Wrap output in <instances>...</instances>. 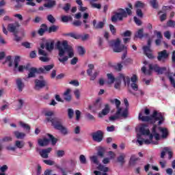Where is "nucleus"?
<instances>
[{
	"mask_svg": "<svg viewBox=\"0 0 175 175\" xmlns=\"http://www.w3.org/2000/svg\"><path fill=\"white\" fill-rule=\"evenodd\" d=\"M47 84V82L44 80H39L36 79L35 80V87L34 89L36 90V91H39V90H42V88H44V87H46Z\"/></svg>",
	"mask_w": 175,
	"mask_h": 175,
	"instance_id": "4468645a",
	"label": "nucleus"
},
{
	"mask_svg": "<svg viewBox=\"0 0 175 175\" xmlns=\"http://www.w3.org/2000/svg\"><path fill=\"white\" fill-rule=\"evenodd\" d=\"M105 154H106V148L99 146L98 148L97 155L100 157V158H103L105 157Z\"/></svg>",
	"mask_w": 175,
	"mask_h": 175,
	"instance_id": "c756f323",
	"label": "nucleus"
},
{
	"mask_svg": "<svg viewBox=\"0 0 175 175\" xmlns=\"http://www.w3.org/2000/svg\"><path fill=\"white\" fill-rule=\"evenodd\" d=\"M102 106V103H100V98H98L94 103V107L95 109H99L100 107Z\"/></svg>",
	"mask_w": 175,
	"mask_h": 175,
	"instance_id": "79ce46f5",
	"label": "nucleus"
},
{
	"mask_svg": "<svg viewBox=\"0 0 175 175\" xmlns=\"http://www.w3.org/2000/svg\"><path fill=\"white\" fill-rule=\"evenodd\" d=\"M151 46V40H148V46H144V51L146 55H147L148 58H150V59H152L154 58V55H152V51H151V49H150Z\"/></svg>",
	"mask_w": 175,
	"mask_h": 175,
	"instance_id": "ddd939ff",
	"label": "nucleus"
},
{
	"mask_svg": "<svg viewBox=\"0 0 175 175\" xmlns=\"http://www.w3.org/2000/svg\"><path fill=\"white\" fill-rule=\"evenodd\" d=\"M91 162L95 163V165H99V160H98L97 156H92L90 157Z\"/></svg>",
	"mask_w": 175,
	"mask_h": 175,
	"instance_id": "4c0bfd02",
	"label": "nucleus"
},
{
	"mask_svg": "<svg viewBox=\"0 0 175 175\" xmlns=\"http://www.w3.org/2000/svg\"><path fill=\"white\" fill-rule=\"evenodd\" d=\"M72 20V16H62V21L63 23H68V21H70Z\"/></svg>",
	"mask_w": 175,
	"mask_h": 175,
	"instance_id": "49530a36",
	"label": "nucleus"
},
{
	"mask_svg": "<svg viewBox=\"0 0 175 175\" xmlns=\"http://www.w3.org/2000/svg\"><path fill=\"white\" fill-rule=\"evenodd\" d=\"M150 116V109L146 108L139 112L138 118L140 121L144 122H150V124H155L156 121H159V125H161L165 120L162 113H157V111H154L150 116Z\"/></svg>",
	"mask_w": 175,
	"mask_h": 175,
	"instance_id": "7ed1b4c3",
	"label": "nucleus"
},
{
	"mask_svg": "<svg viewBox=\"0 0 175 175\" xmlns=\"http://www.w3.org/2000/svg\"><path fill=\"white\" fill-rule=\"evenodd\" d=\"M143 32H144L143 29H139L137 33L135 34V38H139V39H142V38H143L144 36Z\"/></svg>",
	"mask_w": 175,
	"mask_h": 175,
	"instance_id": "c03bdc74",
	"label": "nucleus"
},
{
	"mask_svg": "<svg viewBox=\"0 0 175 175\" xmlns=\"http://www.w3.org/2000/svg\"><path fill=\"white\" fill-rule=\"evenodd\" d=\"M97 169L98 170H100V172H103L104 173H107V172H109V167H105L102 164H99Z\"/></svg>",
	"mask_w": 175,
	"mask_h": 175,
	"instance_id": "f704fd0d",
	"label": "nucleus"
},
{
	"mask_svg": "<svg viewBox=\"0 0 175 175\" xmlns=\"http://www.w3.org/2000/svg\"><path fill=\"white\" fill-rule=\"evenodd\" d=\"M88 68H89L87 70V74L90 77V80L94 81V80H95V79H96L98 77V75H99V71H95L92 75V70H94L95 66H94V64H89Z\"/></svg>",
	"mask_w": 175,
	"mask_h": 175,
	"instance_id": "9b49d317",
	"label": "nucleus"
},
{
	"mask_svg": "<svg viewBox=\"0 0 175 175\" xmlns=\"http://www.w3.org/2000/svg\"><path fill=\"white\" fill-rule=\"evenodd\" d=\"M108 113H110V105H109V104H106L102 111L98 113V117L102 118V117L107 116Z\"/></svg>",
	"mask_w": 175,
	"mask_h": 175,
	"instance_id": "aec40b11",
	"label": "nucleus"
},
{
	"mask_svg": "<svg viewBox=\"0 0 175 175\" xmlns=\"http://www.w3.org/2000/svg\"><path fill=\"white\" fill-rule=\"evenodd\" d=\"M131 16L132 14V10L129 8H126V11L124 9L118 10V12H116L112 17L111 21L112 23H117V21H122L123 17H126L127 16Z\"/></svg>",
	"mask_w": 175,
	"mask_h": 175,
	"instance_id": "423d86ee",
	"label": "nucleus"
},
{
	"mask_svg": "<svg viewBox=\"0 0 175 175\" xmlns=\"http://www.w3.org/2000/svg\"><path fill=\"white\" fill-rule=\"evenodd\" d=\"M47 31V26L44 24L42 25V27L38 30L40 36H43L44 33Z\"/></svg>",
	"mask_w": 175,
	"mask_h": 175,
	"instance_id": "c9c22d12",
	"label": "nucleus"
},
{
	"mask_svg": "<svg viewBox=\"0 0 175 175\" xmlns=\"http://www.w3.org/2000/svg\"><path fill=\"white\" fill-rule=\"evenodd\" d=\"M118 79L119 81L116 82L114 85L116 90H120L121 88V80H123L124 84L129 87V84L131 83V78H129V77H126L124 74H119Z\"/></svg>",
	"mask_w": 175,
	"mask_h": 175,
	"instance_id": "1a4fd4ad",
	"label": "nucleus"
},
{
	"mask_svg": "<svg viewBox=\"0 0 175 175\" xmlns=\"http://www.w3.org/2000/svg\"><path fill=\"white\" fill-rule=\"evenodd\" d=\"M110 103H111L112 105H115L116 107V110H118V109H120L121 107V101L117 98H114V99H110L109 100Z\"/></svg>",
	"mask_w": 175,
	"mask_h": 175,
	"instance_id": "c85d7f7f",
	"label": "nucleus"
},
{
	"mask_svg": "<svg viewBox=\"0 0 175 175\" xmlns=\"http://www.w3.org/2000/svg\"><path fill=\"white\" fill-rule=\"evenodd\" d=\"M19 124L22 128H23V129H25V131H28V133H29V131H31V126H29V124H26L24 122H20Z\"/></svg>",
	"mask_w": 175,
	"mask_h": 175,
	"instance_id": "72a5a7b5",
	"label": "nucleus"
},
{
	"mask_svg": "<svg viewBox=\"0 0 175 175\" xmlns=\"http://www.w3.org/2000/svg\"><path fill=\"white\" fill-rule=\"evenodd\" d=\"M44 163H46V165H49V166H53V165H55V162L52 160H44Z\"/></svg>",
	"mask_w": 175,
	"mask_h": 175,
	"instance_id": "6e6d98bb",
	"label": "nucleus"
},
{
	"mask_svg": "<svg viewBox=\"0 0 175 175\" xmlns=\"http://www.w3.org/2000/svg\"><path fill=\"white\" fill-rule=\"evenodd\" d=\"M38 54L40 55H41L42 57L49 55V54L46 53V52L44 51V50L40 49H38Z\"/></svg>",
	"mask_w": 175,
	"mask_h": 175,
	"instance_id": "bf43d9fd",
	"label": "nucleus"
},
{
	"mask_svg": "<svg viewBox=\"0 0 175 175\" xmlns=\"http://www.w3.org/2000/svg\"><path fill=\"white\" fill-rule=\"evenodd\" d=\"M45 47L47 51H53L54 50V40H51L46 42Z\"/></svg>",
	"mask_w": 175,
	"mask_h": 175,
	"instance_id": "b1692460",
	"label": "nucleus"
},
{
	"mask_svg": "<svg viewBox=\"0 0 175 175\" xmlns=\"http://www.w3.org/2000/svg\"><path fill=\"white\" fill-rule=\"evenodd\" d=\"M47 136L49 137V139L46 138L38 139V144L40 147H44L47 146L50 141L51 142L53 146H55V144H57V142H58L57 138L54 137V136H53L51 134H47Z\"/></svg>",
	"mask_w": 175,
	"mask_h": 175,
	"instance_id": "6e6552de",
	"label": "nucleus"
},
{
	"mask_svg": "<svg viewBox=\"0 0 175 175\" xmlns=\"http://www.w3.org/2000/svg\"><path fill=\"white\" fill-rule=\"evenodd\" d=\"M53 68H54V64L44 66L38 69V73L46 74L47 72H50Z\"/></svg>",
	"mask_w": 175,
	"mask_h": 175,
	"instance_id": "f3484780",
	"label": "nucleus"
},
{
	"mask_svg": "<svg viewBox=\"0 0 175 175\" xmlns=\"http://www.w3.org/2000/svg\"><path fill=\"white\" fill-rule=\"evenodd\" d=\"M107 77L108 79L107 84H113L116 81V77L113 75V73H108L107 75Z\"/></svg>",
	"mask_w": 175,
	"mask_h": 175,
	"instance_id": "7c9ffc66",
	"label": "nucleus"
},
{
	"mask_svg": "<svg viewBox=\"0 0 175 175\" xmlns=\"http://www.w3.org/2000/svg\"><path fill=\"white\" fill-rule=\"evenodd\" d=\"M51 148H48L46 149H44L40 152V155L42 157V158H44L46 159L49 158V153L51 152Z\"/></svg>",
	"mask_w": 175,
	"mask_h": 175,
	"instance_id": "5701e85b",
	"label": "nucleus"
},
{
	"mask_svg": "<svg viewBox=\"0 0 175 175\" xmlns=\"http://www.w3.org/2000/svg\"><path fill=\"white\" fill-rule=\"evenodd\" d=\"M23 106H24V100L19 98L18 100V107H17L16 110H20V109H23Z\"/></svg>",
	"mask_w": 175,
	"mask_h": 175,
	"instance_id": "a19ab883",
	"label": "nucleus"
},
{
	"mask_svg": "<svg viewBox=\"0 0 175 175\" xmlns=\"http://www.w3.org/2000/svg\"><path fill=\"white\" fill-rule=\"evenodd\" d=\"M18 27H20V24L18 23V22H16L15 23H10L8 25V30L9 31V32L14 33V32L17 31Z\"/></svg>",
	"mask_w": 175,
	"mask_h": 175,
	"instance_id": "dca6fc26",
	"label": "nucleus"
},
{
	"mask_svg": "<svg viewBox=\"0 0 175 175\" xmlns=\"http://www.w3.org/2000/svg\"><path fill=\"white\" fill-rule=\"evenodd\" d=\"M56 155L57 158H62L64 155H65V151L64 150H57L56 151Z\"/></svg>",
	"mask_w": 175,
	"mask_h": 175,
	"instance_id": "3c124183",
	"label": "nucleus"
},
{
	"mask_svg": "<svg viewBox=\"0 0 175 175\" xmlns=\"http://www.w3.org/2000/svg\"><path fill=\"white\" fill-rule=\"evenodd\" d=\"M92 137L94 142H96L97 143H100L102 140H103V131L99 130L96 132H94L92 134Z\"/></svg>",
	"mask_w": 175,
	"mask_h": 175,
	"instance_id": "f8f14e48",
	"label": "nucleus"
},
{
	"mask_svg": "<svg viewBox=\"0 0 175 175\" xmlns=\"http://www.w3.org/2000/svg\"><path fill=\"white\" fill-rule=\"evenodd\" d=\"M58 30V26L56 25H52L51 27H49V32L51 33V32H56V31Z\"/></svg>",
	"mask_w": 175,
	"mask_h": 175,
	"instance_id": "864d4df0",
	"label": "nucleus"
},
{
	"mask_svg": "<svg viewBox=\"0 0 175 175\" xmlns=\"http://www.w3.org/2000/svg\"><path fill=\"white\" fill-rule=\"evenodd\" d=\"M167 27H175V22L174 21H170L167 23Z\"/></svg>",
	"mask_w": 175,
	"mask_h": 175,
	"instance_id": "774afa93",
	"label": "nucleus"
},
{
	"mask_svg": "<svg viewBox=\"0 0 175 175\" xmlns=\"http://www.w3.org/2000/svg\"><path fill=\"white\" fill-rule=\"evenodd\" d=\"M137 161H139V158L136 157L135 155H133L130 159V163H135Z\"/></svg>",
	"mask_w": 175,
	"mask_h": 175,
	"instance_id": "13d9d810",
	"label": "nucleus"
},
{
	"mask_svg": "<svg viewBox=\"0 0 175 175\" xmlns=\"http://www.w3.org/2000/svg\"><path fill=\"white\" fill-rule=\"evenodd\" d=\"M116 111H119V118H128V109H122V107L117 109Z\"/></svg>",
	"mask_w": 175,
	"mask_h": 175,
	"instance_id": "a211bd4d",
	"label": "nucleus"
},
{
	"mask_svg": "<svg viewBox=\"0 0 175 175\" xmlns=\"http://www.w3.org/2000/svg\"><path fill=\"white\" fill-rule=\"evenodd\" d=\"M137 132V143L139 146L144 144H158V140H161V137L166 139L167 137L168 131L167 129L159 127L154 125L152 130V133L150 132L148 126L146 124H139L136 128ZM159 132L162 133L159 135Z\"/></svg>",
	"mask_w": 175,
	"mask_h": 175,
	"instance_id": "f257e3e1",
	"label": "nucleus"
},
{
	"mask_svg": "<svg viewBox=\"0 0 175 175\" xmlns=\"http://www.w3.org/2000/svg\"><path fill=\"white\" fill-rule=\"evenodd\" d=\"M105 27V22H97L96 20L93 21V28L94 29H102Z\"/></svg>",
	"mask_w": 175,
	"mask_h": 175,
	"instance_id": "4be33fe9",
	"label": "nucleus"
},
{
	"mask_svg": "<svg viewBox=\"0 0 175 175\" xmlns=\"http://www.w3.org/2000/svg\"><path fill=\"white\" fill-rule=\"evenodd\" d=\"M69 84H71L72 85H75V87H79V83L78 81H77V80H72V81H70Z\"/></svg>",
	"mask_w": 175,
	"mask_h": 175,
	"instance_id": "680f3d73",
	"label": "nucleus"
},
{
	"mask_svg": "<svg viewBox=\"0 0 175 175\" xmlns=\"http://www.w3.org/2000/svg\"><path fill=\"white\" fill-rule=\"evenodd\" d=\"M77 51L79 55H84L85 54V49L83 46H78Z\"/></svg>",
	"mask_w": 175,
	"mask_h": 175,
	"instance_id": "58836bf2",
	"label": "nucleus"
},
{
	"mask_svg": "<svg viewBox=\"0 0 175 175\" xmlns=\"http://www.w3.org/2000/svg\"><path fill=\"white\" fill-rule=\"evenodd\" d=\"M74 94L75 95L76 99H80V95H81L80 90L79 89L75 90L74 91Z\"/></svg>",
	"mask_w": 175,
	"mask_h": 175,
	"instance_id": "4d7b16f0",
	"label": "nucleus"
},
{
	"mask_svg": "<svg viewBox=\"0 0 175 175\" xmlns=\"http://www.w3.org/2000/svg\"><path fill=\"white\" fill-rule=\"evenodd\" d=\"M75 115L77 121H79V120H80V116H81V112L79 110H76Z\"/></svg>",
	"mask_w": 175,
	"mask_h": 175,
	"instance_id": "052dcab7",
	"label": "nucleus"
},
{
	"mask_svg": "<svg viewBox=\"0 0 175 175\" xmlns=\"http://www.w3.org/2000/svg\"><path fill=\"white\" fill-rule=\"evenodd\" d=\"M53 114L54 111H48L45 113V116L47 117L46 120L48 122H51L55 129L59 131L62 135H68L69 133L68 128L65 127V126L62 124V119H59L58 118H51Z\"/></svg>",
	"mask_w": 175,
	"mask_h": 175,
	"instance_id": "20e7f679",
	"label": "nucleus"
},
{
	"mask_svg": "<svg viewBox=\"0 0 175 175\" xmlns=\"http://www.w3.org/2000/svg\"><path fill=\"white\" fill-rule=\"evenodd\" d=\"M125 158H126V154L120 153L119 156L117 157V162L120 165H124L125 164V162H126V160H125Z\"/></svg>",
	"mask_w": 175,
	"mask_h": 175,
	"instance_id": "412c9836",
	"label": "nucleus"
},
{
	"mask_svg": "<svg viewBox=\"0 0 175 175\" xmlns=\"http://www.w3.org/2000/svg\"><path fill=\"white\" fill-rule=\"evenodd\" d=\"M150 3L154 9H158V2H157V0H150Z\"/></svg>",
	"mask_w": 175,
	"mask_h": 175,
	"instance_id": "09e8293b",
	"label": "nucleus"
},
{
	"mask_svg": "<svg viewBox=\"0 0 175 175\" xmlns=\"http://www.w3.org/2000/svg\"><path fill=\"white\" fill-rule=\"evenodd\" d=\"M51 173H53V170H46L44 174V175H51ZM52 175H57V174H53Z\"/></svg>",
	"mask_w": 175,
	"mask_h": 175,
	"instance_id": "338daca9",
	"label": "nucleus"
},
{
	"mask_svg": "<svg viewBox=\"0 0 175 175\" xmlns=\"http://www.w3.org/2000/svg\"><path fill=\"white\" fill-rule=\"evenodd\" d=\"M118 114H120V111H116V113L114 116H110L109 120L110 121H116V120H118V118H120L118 116Z\"/></svg>",
	"mask_w": 175,
	"mask_h": 175,
	"instance_id": "37998d69",
	"label": "nucleus"
},
{
	"mask_svg": "<svg viewBox=\"0 0 175 175\" xmlns=\"http://www.w3.org/2000/svg\"><path fill=\"white\" fill-rule=\"evenodd\" d=\"M13 140V138L12 137H4L2 139L1 142H12Z\"/></svg>",
	"mask_w": 175,
	"mask_h": 175,
	"instance_id": "e2e57ef3",
	"label": "nucleus"
},
{
	"mask_svg": "<svg viewBox=\"0 0 175 175\" xmlns=\"http://www.w3.org/2000/svg\"><path fill=\"white\" fill-rule=\"evenodd\" d=\"M36 73H39V70L36 68H30L28 78L30 79L31 77H35V75H36Z\"/></svg>",
	"mask_w": 175,
	"mask_h": 175,
	"instance_id": "2f4dec72",
	"label": "nucleus"
},
{
	"mask_svg": "<svg viewBox=\"0 0 175 175\" xmlns=\"http://www.w3.org/2000/svg\"><path fill=\"white\" fill-rule=\"evenodd\" d=\"M20 59L21 57L20 56H16L15 59L14 60V72H24L25 69H28L27 66H18V64H20Z\"/></svg>",
	"mask_w": 175,
	"mask_h": 175,
	"instance_id": "9d476101",
	"label": "nucleus"
},
{
	"mask_svg": "<svg viewBox=\"0 0 175 175\" xmlns=\"http://www.w3.org/2000/svg\"><path fill=\"white\" fill-rule=\"evenodd\" d=\"M13 134L16 139H19L21 140H23V139H24L26 136L25 133L20 132L18 131H14Z\"/></svg>",
	"mask_w": 175,
	"mask_h": 175,
	"instance_id": "cd10ccee",
	"label": "nucleus"
},
{
	"mask_svg": "<svg viewBox=\"0 0 175 175\" xmlns=\"http://www.w3.org/2000/svg\"><path fill=\"white\" fill-rule=\"evenodd\" d=\"M75 114V111H73V109L69 108L68 109V118L72 119L73 118V115Z\"/></svg>",
	"mask_w": 175,
	"mask_h": 175,
	"instance_id": "603ef678",
	"label": "nucleus"
},
{
	"mask_svg": "<svg viewBox=\"0 0 175 175\" xmlns=\"http://www.w3.org/2000/svg\"><path fill=\"white\" fill-rule=\"evenodd\" d=\"M56 47L58 50V60L62 64H64V65H65V62H68L69 58L75 57L73 46L68 44L66 40H64L62 42L57 41Z\"/></svg>",
	"mask_w": 175,
	"mask_h": 175,
	"instance_id": "f03ea898",
	"label": "nucleus"
},
{
	"mask_svg": "<svg viewBox=\"0 0 175 175\" xmlns=\"http://www.w3.org/2000/svg\"><path fill=\"white\" fill-rule=\"evenodd\" d=\"M135 8H144V3L141 1H137L135 3Z\"/></svg>",
	"mask_w": 175,
	"mask_h": 175,
	"instance_id": "69168bd1",
	"label": "nucleus"
},
{
	"mask_svg": "<svg viewBox=\"0 0 175 175\" xmlns=\"http://www.w3.org/2000/svg\"><path fill=\"white\" fill-rule=\"evenodd\" d=\"M120 44L121 41L118 38L116 40H111L109 42V45L110 46V47H112L114 53H121V51H123V50H124V53L122 56V59L124 60L125 58H126V47L122 44Z\"/></svg>",
	"mask_w": 175,
	"mask_h": 175,
	"instance_id": "39448f33",
	"label": "nucleus"
},
{
	"mask_svg": "<svg viewBox=\"0 0 175 175\" xmlns=\"http://www.w3.org/2000/svg\"><path fill=\"white\" fill-rule=\"evenodd\" d=\"M149 69L147 70L145 66L142 68V72L144 73V75H150L152 73V70H154L159 75H162V73H165L166 72V67H159L157 65L152 66V64H148Z\"/></svg>",
	"mask_w": 175,
	"mask_h": 175,
	"instance_id": "0eeeda50",
	"label": "nucleus"
},
{
	"mask_svg": "<svg viewBox=\"0 0 175 175\" xmlns=\"http://www.w3.org/2000/svg\"><path fill=\"white\" fill-rule=\"evenodd\" d=\"M46 3L44 4V8H47L48 9H51L52 8H54L56 5L55 1L52 0H44Z\"/></svg>",
	"mask_w": 175,
	"mask_h": 175,
	"instance_id": "393cba45",
	"label": "nucleus"
},
{
	"mask_svg": "<svg viewBox=\"0 0 175 175\" xmlns=\"http://www.w3.org/2000/svg\"><path fill=\"white\" fill-rule=\"evenodd\" d=\"M25 146V143L23 141L17 140L15 142V147L16 148H23Z\"/></svg>",
	"mask_w": 175,
	"mask_h": 175,
	"instance_id": "e433bc0d",
	"label": "nucleus"
},
{
	"mask_svg": "<svg viewBox=\"0 0 175 175\" xmlns=\"http://www.w3.org/2000/svg\"><path fill=\"white\" fill-rule=\"evenodd\" d=\"M130 87L133 91H138V94H140V95H144V92H143V90H139V85L136 83H131Z\"/></svg>",
	"mask_w": 175,
	"mask_h": 175,
	"instance_id": "bb28decb",
	"label": "nucleus"
},
{
	"mask_svg": "<svg viewBox=\"0 0 175 175\" xmlns=\"http://www.w3.org/2000/svg\"><path fill=\"white\" fill-rule=\"evenodd\" d=\"M159 55L157 56L158 61L161 62H165V59L169 57V54L166 50H163V51L159 52Z\"/></svg>",
	"mask_w": 175,
	"mask_h": 175,
	"instance_id": "2eb2a0df",
	"label": "nucleus"
},
{
	"mask_svg": "<svg viewBox=\"0 0 175 175\" xmlns=\"http://www.w3.org/2000/svg\"><path fill=\"white\" fill-rule=\"evenodd\" d=\"M47 20L49 23H51V24H54V23H55V18L51 14L48 15Z\"/></svg>",
	"mask_w": 175,
	"mask_h": 175,
	"instance_id": "5fc2aeb1",
	"label": "nucleus"
},
{
	"mask_svg": "<svg viewBox=\"0 0 175 175\" xmlns=\"http://www.w3.org/2000/svg\"><path fill=\"white\" fill-rule=\"evenodd\" d=\"M90 2L92 8L94 9H100V8H102V5L94 3V2H98V0H90Z\"/></svg>",
	"mask_w": 175,
	"mask_h": 175,
	"instance_id": "473e14b6",
	"label": "nucleus"
},
{
	"mask_svg": "<svg viewBox=\"0 0 175 175\" xmlns=\"http://www.w3.org/2000/svg\"><path fill=\"white\" fill-rule=\"evenodd\" d=\"M70 89H68L64 93V99L66 102H70L72 100V96L70 95Z\"/></svg>",
	"mask_w": 175,
	"mask_h": 175,
	"instance_id": "a878e982",
	"label": "nucleus"
},
{
	"mask_svg": "<svg viewBox=\"0 0 175 175\" xmlns=\"http://www.w3.org/2000/svg\"><path fill=\"white\" fill-rule=\"evenodd\" d=\"M79 161L83 165H85V163H87V159L85 158V156H84V154L80 155Z\"/></svg>",
	"mask_w": 175,
	"mask_h": 175,
	"instance_id": "de8ad7c7",
	"label": "nucleus"
},
{
	"mask_svg": "<svg viewBox=\"0 0 175 175\" xmlns=\"http://www.w3.org/2000/svg\"><path fill=\"white\" fill-rule=\"evenodd\" d=\"M122 64L121 63H118L116 65L114 66V69L116 70H118V72H120V70H122Z\"/></svg>",
	"mask_w": 175,
	"mask_h": 175,
	"instance_id": "8fccbe9b",
	"label": "nucleus"
},
{
	"mask_svg": "<svg viewBox=\"0 0 175 175\" xmlns=\"http://www.w3.org/2000/svg\"><path fill=\"white\" fill-rule=\"evenodd\" d=\"M164 151L167 152V153H168V159H170L171 158H173V152H172V150H170V148L166 147L164 148Z\"/></svg>",
	"mask_w": 175,
	"mask_h": 175,
	"instance_id": "a18cd8bd",
	"label": "nucleus"
},
{
	"mask_svg": "<svg viewBox=\"0 0 175 175\" xmlns=\"http://www.w3.org/2000/svg\"><path fill=\"white\" fill-rule=\"evenodd\" d=\"M40 61H42V62H49L50 61V58L49 57V55H46L44 56H40L39 57Z\"/></svg>",
	"mask_w": 175,
	"mask_h": 175,
	"instance_id": "ea45409f",
	"label": "nucleus"
},
{
	"mask_svg": "<svg viewBox=\"0 0 175 175\" xmlns=\"http://www.w3.org/2000/svg\"><path fill=\"white\" fill-rule=\"evenodd\" d=\"M16 84L19 92H23V90H24V88L25 87L23 79L21 78H17L16 79Z\"/></svg>",
	"mask_w": 175,
	"mask_h": 175,
	"instance_id": "6ab92c4d",
	"label": "nucleus"
},
{
	"mask_svg": "<svg viewBox=\"0 0 175 175\" xmlns=\"http://www.w3.org/2000/svg\"><path fill=\"white\" fill-rule=\"evenodd\" d=\"M168 78H169V80H170L171 84H172L173 87H174V88H175L174 78H173V77L172 75H168Z\"/></svg>",
	"mask_w": 175,
	"mask_h": 175,
	"instance_id": "0e129e2a",
	"label": "nucleus"
}]
</instances>
